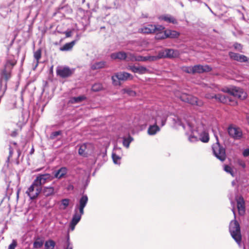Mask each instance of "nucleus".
Returning <instances> with one entry per match:
<instances>
[{
    "instance_id": "f257e3e1",
    "label": "nucleus",
    "mask_w": 249,
    "mask_h": 249,
    "mask_svg": "<svg viewBox=\"0 0 249 249\" xmlns=\"http://www.w3.org/2000/svg\"><path fill=\"white\" fill-rule=\"evenodd\" d=\"M178 125L182 126L186 130V134L188 136V140L191 142H195L200 141L203 142H207L209 140L208 133L204 128L202 124H198L195 126L193 123L187 122L185 125L179 120L177 123Z\"/></svg>"
},
{
    "instance_id": "f03ea898",
    "label": "nucleus",
    "mask_w": 249,
    "mask_h": 249,
    "mask_svg": "<svg viewBox=\"0 0 249 249\" xmlns=\"http://www.w3.org/2000/svg\"><path fill=\"white\" fill-rule=\"evenodd\" d=\"M246 93L243 91V89L239 87H233L230 96L217 94L212 96L211 98H215L224 104H230L232 103H235L232 99L233 97L243 100L246 98Z\"/></svg>"
},
{
    "instance_id": "7ed1b4c3",
    "label": "nucleus",
    "mask_w": 249,
    "mask_h": 249,
    "mask_svg": "<svg viewBox=\"0 0 249 249\" xmlns=\"http://www.w3.org/2000/svg\"><path fill=\"white\" fill-rule=\"evenodd\" d=\"M88 201V197L87 195H83L79 199L78 203L75 207L74 214L71 221L76 225L80 221L82 215L84 214V209Z\"/></svg>"
},
{
    "instance_id": "20e7f679",
    "label": "nucleus",
    "mask_w": 249,
    "mask_h": 249,
    "mask_svg": "<svg viewBox=\"0 0 249 249\" xmlns=\"http://www.w3.org/2000/svg\"><path fill=\"white\" fill-rule=\"evenodd\" d=\"M167 120V117L164 115H160V113H158L157 116L155 118V123L153 125H150L147 130V133L149 135H154L157 132L160 131V128L158 126L157 124H161V126H163L165 125Z\"/></svg>"
},
{
    "instance_id": "39448f33",
    "label": "nucleus",
    "mask_w": 249,
    "mask_h": 249,
    "mask_svg": "<svg viewBox=\"0 0 249 249\" xmlns=\"http://www.w3.org/2000/svg\"><path fill=\"white\" fill-rule=\"evenodd\" d=\"M229 231L231 237L240 246L242 236L239 224L236 220L231 221L229 225Z\"/></svg>"
},
{
    "instance_id": "423d86ee",
    "label": "nucleus",
    "mask_w": 249,
    "mask_h": 249,
    "mask_svg": "<svg viewBox=\"0 0 249 249\" xmlns=\"http://www.w3.org/2000/svg\"><path fill=\"white\" fill-rule=\"evenodd\" d=\"M216 142L212 145L213 155L217 159L223 161L226 158L225 149L219 143L217 135L214 133Z\"/></svg>"
},
{
    "instance_id": "0eeeda50",
    "label": "nucleus",
    "mask_w": 249,
    "mask_h": 249,
    "mask_svg": "<svg viewBox=\"0 0 249 249\" xmlns=\"http://www.w3.org/2000/svg\"><path fill=\"white\" fill-rule=\"evenodd\" d=\"M54 177L53 175L48 174H38L34 180V185H38L40 187L46 183L51 181Z\"/></svg>"
},
{
    "instance_id": "6e6552de",
    "label": "nucleus",
    "mask_w": 249,
    "mask_h": 249,
    "mask_svg": "<svg viewBox=\"0 0 249 249\" xmlns=\"http://www.w3.org/2000/svg\"><path fill=\"white\" fill-rule=\"evenodd\" d=\"M132 78L133 76L131 74L124 71L116 73L111 77L114 85L120 84L118 81H126L128 79H132Z\"/></svg>"
},
{
    "instance_id": "1a4fd4ad",
    "label": "nucleus",
    "mask_w": 249,
    "mask_h": 249,
    "mask_svg": "<svg viewBox=\"0 0 249 249\" xmlns=\"http://www.w3.org/2000/svg\"><path fill=\"white\" fill-rule=\"evenodd\" d=\"M179 98L182 101L189 103L192 105L201 106L203 104V103L201 101L198 100L196 97L186 93H182Z\"/></svg>"
},
{
    "instance_id": "9d476101",
    "label": "nucleus",
    "mask_w": 249,
    "mask_h": 249,
    "mask_svg": "<svg viewBox=\"0 0 249 249\" xmlns=\"http://www.w3.org/2000/svg\"><path fill=\"white\" fill-rule=\"evenodd\" d=\"M41 187L38 185H34V181L32 185L26 191V194L31 200L36 199L41 192Z\"/></svg>"
},
{
    "instance_id": "9b49d317",
    "label": "nucleus",
    "mask_w": 249,
    "mask_h": 249,
    "mask_svg": "<svg viewBox=\"0 0 249 249\" xmlns=\"http://www.w3.org/2000/svg\"><path fill=\"white\" fill-rule=\"evenodd\" d=\"M228 131L229 135L234 140H240L242 137V131L238 127L230 126L228 127Z\"/></svg>"
},
{
    "instance_id": "f8f14e48",
    "label": "nucleus",
    "mask_w": 249,
    "mask_h": 249,
    "mask_svg": "<svg viewBox=\"0 0 249 249\" xmlns=\"http://www.w3.org/2000/svg\"><path fill=\"white\" fill-rule=\"evenodd\" d=\"M92 150L93 145L91 143L89 142L84 143L80 146L78 153L81 156L87 157Z\"/></svg>"
},
{
    "instance_id": "ddd939ff",
    "label": "nucleus",
    "mask_w": 249,
    "mask_h": 249,
    "mask_svg": "<svg viewBox=\"0 0 249 249\" xmlns=\"http://www.w3.org/2000/svg\"><path fill=\"white\" fill-rule=\"evenodd\" d=\"M74 69H71L68 67L60 68L56 70L57 74L62 78L71 76L74 72Z\"/></svg>"
},
{
    "instance_id": "4468645a",
    "label": "nucleus",
    "mask_w": 249,
    "mask_h": 249,
    "mask_svg": "<svg viewBox=\"0 0 249 249\" xmlns=\"http://www.w3.org/2000/svg\"><path fill=\"white\" fill-rule=\"evenodd\" d=\"M128 69L133 72L134 73H137L139 74H143L148 72L149 70L145 67L142 66H128Z\"/></svg>"
},
{
    "instance_id": "2eb2a0df",
    "label": "nucleus",
    "mask_w": 249,
    "mask_h": 249,
    "mask_svg": "<svg viewBox=\"0 0 249 249\" xmlns=\"http://www.w3.org/2000/svg\"><path fill=\"white\" fill-rule=\"evenodd\" d=\"M237 207L240 215H244L245 213V202L244 198L240 196L236 200Z\"/></svg>"
},
{
    "instance_id": "dca6fc26",
    "label": "nucleus",
    "mask_w": 249,
    "mask_h": 249,
    "mask_svg": "<svg viewBox=\"0 0 249 249\" xmlns=\"http://www.w3.org/2000/svg\"><path fill=\"white\" fill-rule=\"evenodd\" d=\"M194 73H201L204 72H209L212 70V68L208 65L202 66L196 65L193 66Z\"/></svg>"
},
{
    "instance_id": "f3484780",
    "label": "nucleus",
    "mask_w": 249,
    "mask_h": 249,
    "mask_svg": "<svg viewBox=\"0 0 249 249\" xmlns=\"http://www.w3.org/2000/svg\"><path fill=\"white\" fill-rule=\"evenodd\" d=\"M122 152V149L121 148L118 147L117 146H115L114 148V151L112 154V158L113 161V162L116 164H120V160L121 157L118 155L117 154H119Z\"/></svg>"
},
{
    "instance_id": "a211bd4d",
    "label": "nucleus",
    "mask_w": 249,
    "mask_h": 249,
    "mask_svg": "<svg viewBox=\"0 0 249 249\" xmlns=\"http://www.w3.org/2000/svg\"><path fill=\"white\" fill-rule=\"evenodd\" d=\"M41 192L46 197L53 196L54 194V188L52 186L41 187Z\"/></svg>"
},
{
    "instance_id": "6ab92c4d",
    "label": "nucleus",
    "mask_w": 249,
    "mask_h": 249,
    "mask_svg": "<svg viewBox=\"0 0 249 249\" xmlns=\"http://www.w3.org/2000/svg\"><path fill=\"white\" fill-rule=\"evenodd\" d=\"M159 19L160 20H163L167 23H171L174 24L178 23L177 20L170 14L162 15L159 17Z\"/></svg>"
},
{
    "instance_id": "aec40b11",
    "label": "nucleus",
    "mask_w": 249,
    "mask_h": 249,
    "mask_svg": "<svg viewBox=\"0 0 249 249\" xmlns=\"http://www.w3.org/2000/svg\"><path fill=\"white\" fill-rule=\"evenodd\" d=\"M126 57V53L124 51L113 53L110 54V58L114 60H125Z\"/></svg>"
},
{
    "instance_id": "412c9836",
    "label": "nucleus",
    "mask_w": 249,
    "mask_h": 249,
    "mask_svg": "<svg viewBox=\"0 0 249 249\" xmlns=\"http://www.w3.org/2000/svg\"><path fill=\"white\" fill-rule=\"evenodd\" d=\"M68 169L66 167H63L60 168L59 170L55 172L53 176L54 178H57L58 179L61 178L67 173Z\"/></svg>"
},
{
    "instance_id": "4be33fe9",
    "label": "nucleus",
    "mask_w": 249,
    "mask_h": 249,
    "mask_svg": "<svg viewBox=\"0 0 249 249\" xmlns=\"http://www.w3.org/2000/svg\"><path fill=\"white\" fill-rule=\"evenodd\" d=\"M166 58H176L178 56L179 52L178 50L172 49H165Z\"/></svg>"
},
{
    "instance_id": "5701e85b",
    "label": "nucleus",
    "mask_w": 249,
    "mask_h": 249,
    "mask_svg": "<svg viewBox=\"0 0 249 249\" xmlns=\"http://www.w3.org/2000/svg\"><path fill=\"white\" fill-rule=\"evenodd\" d=\"M107 62L105 61L95 62L92 64L90 68L92 70H96L106 67Z\"/></svg>"
},
{
    "instance_id": "b1692460",
    "label": "nucleus",
    "mask_w": 249,
    "mask_h": 249,
    "mask_svg": "<svg viewBox=\"0 0 249 249\" xmlns=\"http://www.w3.org/2000/svg\"><path fill=\"white\" fill-rule=\"evenodd\" d=\"M156 27L152 24H148L147 26L142 28L141 32L144 34H151L155 32Z\"/></svg>"
},
{
    "instance_id": "393cba45",
    "label": "nucleus",
    "mask_w": 249,
    "mask_h": 249,
    "mask_svg": "<svg viewBox=\"0 0 249 249\" xmlns=\"http://www.w3.org/2000/svg\"><path fill=\"white\" fill-rule=\"evenodd\" d=\"M98 2L99 0H88L87 5L89 9L95 11L96 9L98 8Z\"/></svg>"
},
{
    "instance_id": "a878e982",
    "label": "nucleus",
    "mask_w": 249,
    "mask_h": 249,
    "mask_svg": "<svg viewBox=\"0 0 249 249\" xmlns=\"http://www.w3.org/2000/svg\"><path fill=\"white\" fill-rule=\"evenodd\" d=\"M165 36L166 38H175L178 37L179 36V33L174 30H165Z\"/></svg>"
},
{
    "instance_id": "bb28decb",
    "label": "nucleus",
    "mask_w": 249,
    "mask_h": 249,
    "mask_svg": "<svg viewBox=\"0 0 249 249\" xmlns=\"http://www.w3.org/2000/svg\"><path fill=\"white\" fill-rule=\"evenodd\" d=\"M76 41V40H74L71 42L66 43L63 47L60 48V50L61 51H69L71 50Z\"/></svg>"
},
{
    "instance_id": "cd10ccee",
    "label": "nucleus",
    "mask_w": 249,
    "mask_h": 249,
    "mask_svg": "<svg viewBox=\"0 0 249 249\" xmlns=\"http://www.w3.org/2000/svg\"><path fill=\"white\" fill-rule=\"evenodd\" d=\"M44 244V241L43 239L37 237L33 243V248L35 249H39L43 246Z\"/></svg>"
},
{
    "instance_id": "c85d7f7f",
    "label": "nucleus",
    "mask_w": 249,
    "mask_h": 249,
    "mask_svg": "<svg viewBox=\"0 0 249 249\" xmlns=\"http://www.w3.org/2000/svg\"><path fill=\"white\" fill-rule=\"evenodd\" d=\"M55 245V241L52 239H49L44 243L45 249H54Z\"/></svg>"
},
{
    "instance_id": "c756f323",
    "label": "nucleus",
    "mask_w": 249,
    "mask_h": 249,
    "mask_svg": "<svg viewBox=\"0 0 249 249\" xmlns=\"http://www.w3.org/2000/svg\"><path fill=\"white\" fill-rule=\"evenodd\" d=\"M86 99V97L84 95L78 97H71L70 100V103L71 104L79 103Z\"/></svg>"
},
{
    "instance_id": "7c9ffc66",
    "label": "nucleus",
    "mask_w": 249,
    "mask_h": 249,
    "mask_svg": "<svg viewBox=\"0 0 249 249\" xmlns=\"http://www.w3.org/2000/svg\"><path fill=\"white\" fill-rule=\"evenodd\" d=\"M123 145L126 148H128L129 147V144L131 142L133 141V138L129 135L127 137H123Z\"/></svg>"
},
{
    "instance_id": "2f4dec72",
    "label": "nucleus",
    "mask_w": 249,
    "mask_h": 249,
    "mask_svg": "<svg viewBox=\"0 0 249 249\" xmlns=\"http://www.w3.org/2000/svg\"><path fill=\"white\" fill-rule=\"evenodd\" d=\"M126 57L125 61H135V54L131 53H126Z\"/></svg>"
},
{
    "instance_id": "473e14b6",
    "label": "nucleus",
    "mask_w": 249,
    "mask_h": 249,
    "mask_svg": "<svg viewBox=\"0 0 249 249\" xmlns=\"http://www.w3.org/2000/svg\"><path fill=\"white\" fill-rule=\"evenodd\" d=\"M34 56L36 60V67L38 64V61L41 56V52L40 50H38L34 53Z\"/></svg>"
},
{
    "instance_id": "72a5a7b5",
    "label": "nucleus",
    "mask_w": 249,
    "mask_h": 249,
    "mask_svg": "<svg viewBox=\"0 0 249 249\" xmlns=\"http://www.w3.org/2000/svg\"><path fill=\"white\" fill-rule=\"evenodd\" d=\"M103 89L102 85L100 83H95L92 86V90L97 92Z\"/></svg>"
},
{
    "instance_id": "f704fd0d",
    "label": "nucleus",
    "mask_w": 249,
    "mask_h": 249,
    "mask_svg": "<svg viewBox=\"0 0 249 249\" xmlns=\"http://www.w3.org/2000/svg\"><path fill=\"white\" fill-rule=\"evenodd\" d=\"M165 30L163 32H157L156 33V35L155 36V38L156 39H163L166 38V37L165 36Z\"/></svg>"
},
{
    "instance_id": "c9c22d12",
    "label": "nucleus",
    "mask_w": 249,
    "mask_h": 249,
    "mask_svg": "<svg viewBox=\"0 0 249 249\" xmlns=\"http://www.w3.org/2000/svg\"><path fill=\"white\" fill-rule=\"evenodd\" d=\"M224 170L227 173L230 174L232 177L234 176V171L231 166L225 165Z\"/></svg>"
},
{
    "instance_id": "e433bc0d",
    "label": "nucleus",
    "mask_w": 249,
    "mask_h": 249,
    "mask_svg": "<svg viewBox=\"0 0 249 249\" xmlns=\"http://www.w3.org/2000/svg\"><path fill=\"white\" fill-rule=\"evenodd\" d=\"M64 247L73 248V245L70 242V236L69 234H68V235L67 236L66 242V243H65Z\"/></svg>"
},
{
    "instance_id": "4c0bfd02",
    "label": "nucleus",
    "mask_w": 249,
    "mask_h": 249,
    "mask_svg": "<svg viewBox=\"0 0 249 249\" xmlns=\"http://www.w3.org/2000/svg\"><path fill=\"white\" fill-rule=\"evenodd\" d=\"M62 134V131L60 130L54 131L51 133L50 135V139L51 140L54 139L57 136L61 135Z\"/></svg>"
},
{
    "instance_id": "58836bf2",
    "label": "nucleus",
    "mask_w": 249,
    "mask_h": 249,
    "mask_svg": "<svg viewBox=\"0 0 249 249\" xmlns=\"http://www.w3.org/2000/svg\"><path fill=\"white\" fill-rule=\"evenodd\" d=\"M240 54H239L238 53H232V52H230L229 53L230 57L231 58L233 59V60L237 61L238 60L239 57L240 56Z\"/></svg>"
},
{
    "instance_id": "ea45409f",
    "label": "nucleus",
    "mask_w": 249,
    "mask_h": 249,
    "mask_svg": "<svg viewBox=\"0 0 249 249\" xmlns=\"http://www.w3.org/2000/svg\"><path fill=\"white\" fill-rule=\"evenodd\" d=\"M157 56L159 59L166 58L165 49L164 50H161L159 51Z\"/></svg>"
},
{
    "instance_id": "a19ab883",
    "label": "nucleus",
    "mask_w": 249,
    "mask_h": 249,
    "mask_svg": "<svg viewBox=\"0 0 249 249\" xmlns=\"http://www.w3.org/2000/svg\"><path fill=\"white\" fill-rule=\"evenodd\" d=\"M70 200L68 198L63 199L61 200V204L64 206L63 209H65L69 205Z\"/></svg>"
},
{
    "instance_id": "79ce46f5",
    "label": "nucleus",
    "mask_w": 249,
    "mask_h": 249,
    "mask_svg": "<svg viewBox=\"0 0 249 249\" xmlns=\"http://www.w3.org/2000/svg\"><path fill=\"white\" fill-rule=\"evenodd\" d=\"M17 240L13 239L11 244H10L8 246V249H15L16 247L17 246Z\"/></svg>"
},
{
    "instance_id": "37998d69",
    "label": "nucleus",
    "mask_w": 249,
    "mask_h": 249,
    "mask_svg": "<svg viewBox=\"0 0 249 249\" xmlns=\"http://www.w3.org/2000/svg\"><path fill=\"white\" fill-rule=\"evenodd\" d=\"M154 25L156 28L155 29V33L162 32V31H163L164 29V27H163L162 25Z\"/></svg>"
},
{
    "instance_id": "c03bdc74",
    "label": "nucleus",
    "mask_w": 249,
    "mask_h": 249,
    "mask_svg": "<svg viewBox=\"0 0 249 249\" xmlns=\"http://www.w3.org/2000/svg\"><path fill=\"white\" fill-rule=\"evenodd\" d=\"M238 61L241 62H246L248 61V58L245 55L240 54Z\"/></svg>"
},
{
    "instance_id": "a18cd8bd",
    "label": "nucleus",
    "mask_w": 249,
    "mask_h": 249,
    "mask_svg": "<svg viewBox=\"0 0 249 249\" xmlns=\"http://www.w3.org/2000/svg\"><path fill=\"white\" fill-rule=\"evenodd\" d=\"M184 71L188 73L194 74L193 67H186Z\"/></svg>"
},
{
    "instance_id": "49530a36",
    "label": "nucleus",
    "mask_w": 249,
    "mask_h": 249,
    "mask_svg": "<svg viewBox=\"0 0 249 249\" xmlns=\"http://www.w3.org/2000/svg\"><path fill=\"white\" fill-rule=\"evenodd\" d=\"M233 47L234 48L239 51H241V50L242 49V46L241 44L240 43H238L237 42H235L233 44Z\"/></svg>"
},
{
    "instance_id": "de8ad7c7",
    "label": "nucleus",
    "mask_w": 249,
    "mask_h": 249,
    "mask_svg": "<svg viewBox=\"0 0 249 249\" xmlns=\"http://www.w3.org/2000/svg\"><path fill=\"white\" fill-rule=\"evenodd\" d=\"M232 89V87L231 88H223L222 91L224 92L228 93L230 94L229 96L231 95V90Z\"/></svg>"
},
{
    "instance_id": "09e8293b",
    "label": "nucleus",
    "mask_w": 249,
    "mask_h": 249,
    "mask_svg": "<svg viewBox=\"0 0 249 249\" xmlns=\"http://www.w3.org/2000/svg\"><path fill=\"white\" fill-rule=\"evenodd\" d=\"M125 92L130 96H134L136 94L135 92L131 89H126Z\"/></svg>"
},
{
    "instance_id": "8fccbe9b",
    "label": "nucleus",
    "mask_w": 249,
    "mask_h": 249,
    "mask_svg": "<svg viewBox=\"0 0 249 249\" xmlns=\"http://www.w3.org/2000/svg\"><path fill=\"white\" fill-rule=\"evenodd\" d=\"M243 155L245 157L249 156V148L244 149L243 152Z\"/></svg>"
},
{
    "instance_id": "3c124183",
    "label": "nucleus",
    "mask_w": 249,
    "mask_h": 249,
    "mask_svg": "<svg viewBox=\"0 0 249 249\" xmlns=\"http://www.w3.org/2000/svg\"><path fill=\"white\" fill-rule=\"evenodd\" d=\"M149 61H155L159 59L158 58V56H149Z\"/></svg>"
},
{
    "instance_id": "603ef678",
    "label": "nucleus",
    "mask_w": 249,
    "mask_h": 249,
    "mask_svg": "<svg viewBox=\"0 0 249 249\" xmlns=\"http://www.w3.org/2000/svg\"><path fill=\"white\" fill-rule=\"evenodd\" d=\"M9 156H8V159H9L11 157H12L13 154V149L12 148L11 146L9 147Z\"/></svg>"
},
{
    "instance_id": "864d4df0",
    "label": "nucleus",
    "mask_w": 249,
    "mask_h": 249,
    "mask_svg": "<svg viewBox=\"0 0 249 249\" xmlns=\"http://www.w3.org/2000/svg\"><path fill=\"white\" fill-rule=\"evenodd\" d=\"M66 37H69L71 36L72 32L71 31H67L64 32Z\"/></svg>"
},
{
    "instance_id": "5fc2aeb1",
    "label": "nucleus",
    "mask_w": 249,
    "mask_h": 249,
    "mask_svg": "<svg viewBox=\"0 0 249 249\" xmlns=\"http://www.w3.org/2000/svg\"><path fill=\"white\" fill-rule=\"evenodd\" d=\"M142 57L141 55H135V61H142Z\"/></svg>"
},
{
    "instance_id": "6e6d98bb",
    "label": "nucleus",
    "mask_w": 249,
    "mask_h": 249,
    "mask_svg": "<svg viewBox=\"0 0 249 249\" xmlns=\"http://www.w3.org/2000/svg\"><path fill=\"white\" fill-rule=\"evenodd\" d=\"M76 225L73 223H71V222H70V229L71 231H73L74 230V228H75V227Z\"/></svg>"
},
{
    "instance_id": "4d7b16f0",
    "label": "nucleus",
    "mask_w": 249,
    "mask_h": 249,
    "mask_svg": "<svg viewBox=\"0 0 249 249\" xmlns=\"http://www.w3.org/2000/svg\"><path fill=\"white\" fill-rule=\"evenodd\" d=\"M74 2L78 4H83L85 3L86 0H73Z\"/></svg>"
},
{
    "instance_id": "13d9d810",
    "label": "nucleus",
    "mask_w": 249,
    "mask_h": 249,
    "mask_svg": "<svg viewBox=\"0 0 249 249\" xmlns=\"http://www.w3.org/2000/svg\"><path fill=\"white\" fill-rule=\"evenodd\" d=\"M149 61V56H143L142 61Z\"/></svg>"
},
{
    "instance_id": "bf43d9fd",
    "label": "nucleus",
    "mask_w": 249,
    "mask_h": 249,
    "mask_svg": "<svg viewBox=\"0 0 249 249\" xmlns=\"http://www.w3.org/2000/svg\"><path fill=\"white\" fill-rule=\"evenodd\" d=\"M11 136L15 137L17 135V132L16 131H14L12 132L11 134Z\"/></svg>"
},
{
    "instance_id": "052dcab7",
    "label": "nucleus",
    "mask_w": 249,
    "mask_h": 249,
    "mask_svg": "<svg viewBox=\"0 0 249 249\" xmlns=\"http://www.w3.org/2000/svg\"><path fill=\"white\" fill-rule=\"evenodd\" d=\"M34 151H35V150H34V147L33 146L30 150V154L31 155H32L34 153Z\"/></svg>"
},
{
    "instance_id": "680f3d73",
    "label": "nucleus",
    "mask_w": 249,
    "mask_h": 249,
    "mask_svg": "<svg viewBox=\"0 0 249 249\" xmlns=\"http://www.w3.org/2000/svg\"><path fill=\"white\" fill-rule=\"evenodd\" d=\"M232 212H233V213L234 214V218H235V210H234V208H232Z\"/></svg>"
},
{
    "instance_id": "e2e57ef3",
    "label": "nucleus",
    "mask_w": 249,
    "mask_h": 249,
    "mask_svg": "<svg viewBox=\"0 0 249 249\" xmlns=\"http://www.w3.org/2000/svg\"><path fill=\"white\" fill-rule=\"evenodd\" d=\"M241 165L243 167V168H245L246 167V164L245 163H243L242 164H241Z\"/></svg>"
},
{
    "instance_id": "0e129e2a",
    "label": "nucleus",
    "mask_w": 249,
    "mask_h": 249,
    "mask_svg": "<svg viewBox=\"0 0 249 249\" xmlns=\"http://www.w3.org/2000/svg\"><path fill=\"white\" fill-rule=\"evenodd\" d=\"M64 249H73V248H66V247H64Z\"/></svg>"
},
{
    "instance_id": "69168bd1",
    "label": "nucleus",
    "mask_w": 249,
    "mask_h": 249,
    "mask_svg": "<svg viewBox=\"0 0 249 249\" xmlns=\"http://www.w3.org/2000/svg\"><path fill=\"white\" fill-rule=\"evenodd\" d=\"M106 9H110V7H105Z\"/></svg>"
},
{
    "instance_id": "338daca9",
    "label": "nucleus",
    "mask_w": 249,
    "mask_h": 249,
    "mask_svg": "<svg viewBox=\"0 0 249 249\" xmlns=\"http://www.w3.org/2000/svg\"><path fill=\"white\" fill-rule=\"evenodd\" d=\"M105 27L104 26H103V27H101V29H105Z\"/></svg>"
},
{
    "instance_id": "774afa93",
    "label": "nucleus",
    "mask_w": 249,
    "mask_h": 249,
    "mask_svg": "<svg viewBox=\"0 0 249 249\" xmlns=\"http://www.w3.org/2000/svg\"><path fill=\"white\" fill-rule=\"evenodd\" d=\"M14 144H15V145L17 144L16 142H14Z\"/></svg>"
}]
</instances>
